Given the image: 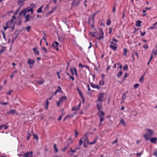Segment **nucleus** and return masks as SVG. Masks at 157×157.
<instances>
[{
    "mask_svg": "<svg viewBox=\"0 0 157 157\" xmlns=\"http://www.w3.org/2000/svg\"><path fill=\"white\" fill-rule=\"evenodd\" d=\"M49 5H48H48H46V7L44 8V9H45V10H48V9H49Z\"/></svg>",
    "mask_w": 157,
    "mask_h": 157,
    "instance_id": "nucleus-57",
    "label": "nucleus"
},
{
    "mask_svg": "<svg viewBox=\"0 0 157 157\" xmlns=\"http://www.w3.org/2000/svg\"><path fill=\"white\" fill-rule=\"evenodd\" d=\"M100 121L101 122H102V121H103L104 120V117H100Z\"/></svg>",
    "mask_w": 157,
    "mask_h": 157,
    "instance_id": "nucleus-49",
    "label": "nucleus"
},
{
    "mask_svg": "<svg viewBox=\"0 0 157 157\" xmlns=\"http://www.w3.org/2000/svg\"><path fill=\"white\" fill-rule=\"evenodd\" d=\"M99 33L100 35L99 36H97L96 38L99 40H100L103 38V32L101 29H100Z\"/></svg>",
    "mask_w": 157,
    "mask_h": 157,
    "instance_id": "nucleus-6",
    "label": "nucleus"
},
{
    "mask_svg": "<svg viewBox=\"0 0 157 157\" xmlns=\"http://www.w3.org/2000/svg\"><path fill=\"white\" fill-rule=\"evenodd\" d=\"M82 140H84V143H85V144H88L89 143L88 139L87 138V133H85L84 134L83 137H82Z\"/></svg>",
    "mask_w": 157,
    "mask_h": 157,
    "instance_id": "nucleus-5",
    "label": "nucleus"
},
{
    "mask_svg": "<svg viewBox=\"0 0 157 157\" xmlns=\"http://www.w3.org/2000/svg\"><path fill=\"white\" fill-rule=\"evenodd\" d=\"M123 69L124 71H127L128 69V66L127 65H125Z\"/></svg>",
    "mask_w": 157,
    "mask_h": 157,
    "instance_id": "nucleus-44",
    "label": "nucleus"
},
{
    "mask_svg": "<svg viewBox=\"0 0 157 157\" xmlns=\"http://www.w3.org/2000/svg\"><path fill=\"white\" fill-rule=\"evenodd\" d=\"M132 114L135 117H136L137 115V113L135 111H132Z\"/></svg>",
    "mask_w": 157,
    "mask_h": 157,
    "instance_id": "nucleus-41",
    "label": "nucleus"
},
{
    "mask_svg": "<svg viewBox=\"0 0 157 157\" xmlns=\"http://www.w3.org/2000/svg\"><path fill=\"white\" fill-rule=\"evenodd\" d=\"M67 98L66 96H62V97H61V98H59V100H60V101H61L62 102L64 101L67 100Z\"/></svg>",
    "mask_w": 157,
    "mask_h": 157,
    "instance_id": "nucleus-20",
    "label": "nucleus"
},
{
    "mask_svg": "<svg viewBox=\"0 0 157 157\" xmlns=\"http://www.w3.org/2000/svg\"><path fill=\"white\" fill-rule=\"evenodd\" d=\"M99 84L100 85L103 86L104 84V80L102 79L99 82Z\"/></svg>",
    "mask_w": 157,
    "mask_h": 157,
    "instance_id": "nucleus-34",
    "label": "nucleus"
},
{
    "mask_svg": "<svg viewBox=\"0 0 157 157\" xmlns=\"http://www.w3.org/2000/svg\"><path fill=\"white\" fill-rule=\"evenodd\" d=\"M74 116V115L73 114H71V115H68L67 116V117H66L63 119V121H65L66 119L67 118V117H69L70 118L71 117H73V116Z\"/></svg>",
    "mask_w": 157,
    "mask_h": 157,
    "instance_id": "nucleus-32",
    "label": "nucleus"
},
{
    "mask_svg": "<svg viewBox=\"0 0 157 157\" xmlns=\"http://www.w3.org/2000/svg\"><path fill=\"white\" fill-rule=\"evenodd\" d=\"M31 11L32 14L33 13V10L32 8H28L27 9L22 10L20 13V14H22L23 15H25L27 12Z\"/></svg>",
    "mask_w": 157,
    "mask_h": 157,
    "instance_id": "nucleus-3",
    "label": "nucleus"
},
{
    "mask_svg": "<svg viewBox=\"0 0 157 157\" xmlns=\"http://www.w3.org/2000/svg\"><path fill=\"white\" fill-rule=\"evenodd\" d=\"M157 140V138L156 137L152 138L150 140V141L153 143H156Z\"/></svg>",
    "mask_w": 157,
    "mask_h": 157,
    "instance_id": "nucleus-17",
    "label": "nucleus"
},
{
    "mask_svg": "<svg viewBox=\"0 0 157 157\" xmlns=\"http://www.w3.org/2000/svg\"><path fill=\"white\" fill-rule=\"evenodd\" d=\"M16 112V111L14 109H11L9 111L7 112V113L8 114H13L15 113Z\"/></svg>",
    "mask_w": 157,
    "mask_h": 157,
    "instance_id": "nucleus-23",
    "label": "nucleus"
},
{
    "mask_svg": "<svg viewBox=\"0 0 157 157\" xmlns=\"http://www.w3.org/2000/svg\"><path fill=\"white\" fill-rule=\"evenodd\" d=\"M90 84L91 86L93 88H96L98 89H100L99 86L98 85L92 83H91Z\"/></svg>",
    "mask_w": 157,
    "mask_h": 157,
    "instance_id": "nucleus-15",
    "label": "nucleus"
},
{
    "mask_svg": "<svg viewBox=\"0 0 157 157\" xmlns=\"http://www.w3.org/2000/svg\"><path fill=\"white\" fill-rule=\"evenodd\" d=\"M143 48L145 49H147L148 48V46L147 44H144L143 46Z\"/></svg>",
    "mask_w": 157,
    "mask_h": 157,
    "instance_id": "nucleus-56",
    "label": "nucleus"
},
{
    "mask_svg": "<svg viewBox=\"0 0 157 157\" xmlns=\"http://www.w3.org/2000/svg\"><path fill=\"white\" fill-rule=\"evenodd\" d=\"M49 102L47 100L46 101V105L45 106V108L47 109L48 108V105H49Z\"/></svg>",
    "mask_w": 157,
    "mask_h": 157,
    "instance_id": "nucleus-36",
    "label": "nucleus"
},
{
    "mask_svg": "<svg viewBox=\"0 0 157 157\" xmlns=\"http://www.w3.org/2000/svg\"><path fill=\"white\" fill-rule=\"evenodd\" d=\"M142 153V152H140L137 153L136 154L137 155V157H140Z\"/></svg>",
    "mask_w": 157,
    "mask_h": 157,
    "instance_id": "nucleus-58",
    "label": "nucleus"
},
{
    "mask_svg": "<svg viewBox=\"0 0 157 157\" xmlns=\"http://www.w3.org/2000/svg\"><path fill=\"white\" fill-rule=\"evenodd\" d=\"M111 23V21L110 19H108L106 21V24L108 25H109Z\"/></svg>",
    "mask_w": 157,
    "mask_h": 157,
    "instance_id": "nucleus-42",
    "label": "nucleus"
},
{
    "mask_svg": "<svg viewBox=\"0 0 157 157\" xmlns=\"http://www.w3.org/2000/svg\"><path fill=\"white\" fill-rule=\"evenodd\" d=\"M24 1L23 0H18L17 4L18 5H21V4H23L24 3Z\"/></svg>",
    "mask_w": 157,
    "mask_h": 157,
    "instance_id": "nucleus-33",
    "label": "nucleus"
},
{
    "mask_svg": "<svg viewBox=\"0 0 157 157\" xmlns=\"http://www.w3.org/2000/svg\"><path fill=\"white\" fill-rule=\"evenodd\" d=\"M157 28V22L155 23L151 26L148 28V29H155Z\"/></svg>",
    "mask_w": 157,
    "mask_h": 157,
    "instance_id": "nucleus-16",
    "label": "nucleus"
},
{
    "mask_svg": "<svg viewBox=\"0 0 157 157\" xmlns=\"http://www.w3.org/2000/svg\"><path fill=\"white\" fill-rule=\"evenodd\" d=\"M58 42L56 41H55V42L53 43L52 45L54 49L56 50L57 51H58L59 50V48H58Z\"/></svg>",
    "mask_w": 157,
    "mask_h": 157,
    "instance_id": "nucleus-11",
    "label": "nucleus"
},
{
    "mask_svg": "<svg viewBox=\"0 0 157 157\" xmlns=\"http://www.w3.org/2000/svg\"><path fill=\"white\" fill-rule=\"evenodd\" d=\"M120 123L122 124V125L124 126H125L126 124L125 123V122L124 120L123 119H121V120L120 121Z\"/></svg>",
    "mask_w": 157,
    "mask_h": 157,
    "instance_id": "nucleus-29",
    "label": "nucleus"
},
{
    "mask_svg": "<svg viewBox=\"0 0 157 157\" xmlns=\"http://www.w3.org/2000/svg\"><path fill=\"white\" fill-rule=\"evenodd\" d=\"M81 0H74L72 4H73V6H78L79 3Z\"/></svg>",
    "mask_w": 157,
    "mask_h": 157,
    "instance_id": "nucleus-13",
    "label": "nucleus"
},
{
    "mask_svg": "<svg viewBox=\"0 0 157 157\" xmlns=\"http://www.w3.org/2000/svg\"><path fill=\"white\" fill-rule=\"evenodd\" d=\"M28 135L27 137V140H29L30 139V134L28 133Z\"/></svg>",
    "mask_w": 157,
    "mask_h": 157,
    "instance_id": "nucleus-60",
    "label": "nucleus"
},
{
    "mask_svg": "<svg viewBox=\"0 0 157 157\" xmlns=\"http://www.w3.org/2000/svg\"><path fill=\"white\" fill-rule=\"evenodd\" d=\"M18 33L16 36H13V38L12 40H11L12 43H13L14 42V41H15V40L17 38V37L18 36Z\"/></svg>",
    "mask_w": 157,
    "mask_h": 157,
    "instance_id": "nucleus-25",
    "label": "nucleus"
},
{
    "mask_svg": "<svg viewBox=\"0 0 157 157\" xmlns=\"http://www.w3.org/2000/svg\"><path fill=\"white\" fill-rule=\"evenodd\" d=\"M33 152L32 151L25 153L23 157H32Z\"/></svg>",
    "mask_w": 157,
    "mask_h": 157,
    "instance_id": "nucleus-9",
    "label": "nucleus"
},
{
    "mask_svg": "<svg viewBox=\"0 0 157 157\" xmlns=\"http://www.w3.org/2000/svg\"><path fill=\"white\" fill-rule=\"evenodd\" d=\"M122 74L123 72L121 71H120L117 74V76L118 78H120L121 76L122 75Z\"/></svg>",
    "mask_w": 157,
    "mask_h": 157,
    "instance_id": "nucleus-30",
    "label": "nucleus"
},
{
    "mask_svg": "<svg viewBox=\"0 0 157 157\" xmlns=\"http://www.w3.org/2000/svg\"><path fill=\"white\" fill-rule=\"evenodd\" d=\"M70 150H71V151L73 153H74L76 152V149H75L74 150H73L72 149V148H70Z\"/></svg>",
    "mask_w": 157,
    "mask_h": 157,
    "instance_id": "nucleus-54",
    "label": "nucleus"
},
{
    "mask_svg": "<svg viewBox=\"0 0 157 157\" xmlns=\"http://www.w3.org/2000/svg\"><path fill=\"white\" fill-rule=\"evenodd\" d=\"M16 18V17L14 15H13L12 16V19L10 20V21H8L6 23V25H9V26H11V27L12 26V25L13 24V20L14 19H15Z\"/></svg>",
    "mask_w": 157,
    "mask_h": 157,
    "instance_id": "nucleus-8",
    "label": "nucleus"
},
{
    "mask_svg": "<svg viewBox=\"0 0 157 157\" xmlns=\"http://www.w3.org/2000/svg\"><path fill=\"white\" fill-rule=\"evenodd\" d=\"M140 33H141V36H143L145 34L146 32H144L143 33H141V32H140Z\"/></svg>",
    "mask_w": 157,
    "mask_h": 157,
    "instance_id": "nucleus-59",
    "label": "nucleus"
},
{
    "mask_svg": "<svg viewBox=\"0 0 157 157\" xmlns=\"http://www.w3.org/2000/svg\"><path fill=\"white\" fill-rule=\"evenodd\" d=\"M70 71L71 73L73 75L75 74V75L77 76L78 77V75L77 74V72L76 69L75 68H70Z\"/></svg>",
    "mask_w": 157,
    "mask_h": 157,
    "instance_id": "nucleus-7",
    "label": "nucleus"
},
{
    "mask_svg": "<svg viewBox=\"0 0 157 157\" xmlns=\"http://www.w3.org/2000/svg\"><path fill=\"white\" fill-rule=\"evenodd\" d=\"M83 140L82 138L79 140V145L81 146L82 145L83 143Z\"/></svg>",
    "mask_w": 157,
    "mask_h": 157,
    "instance_id": "nucleus-47",
    "label": "nucleus"
},
{
    "mask_svg": "<svg viewBox=\"0 0 157 157\" xmlns=\"http://www.w3.org/2000/svg\"><path fill=\"white\" fill-rule=\"evenodd\" d=\"M79 94L81 98L83 97H84L82 92H80V93H79Z\"/></svg>",
    "mask_w": 157,
    "mask_h": 157,
    "instance_id": "nucleus-64",
    "label": "nucleus"
},
{
    "mask_svg": "<svg viewBox=\"0 0 157 157\" xmlns=\"http://www.w3.org/2000/svg\"><path fill=\"white\" fill-rule=\"evenodd\" d=\"M79 94L81 98L83 97H84L82 92H80V93H79Z\"/></svg>",
    "mask_w": 157,
    "mask_h": 157,
    "instance_id": "nucleus-63",
    "label": "nucleus"
},
{
    "mask_svg": "<svg viewBox=\"0 0 157 157\" xmlns=\"http://www.w3.org/2000/svg\"><path fill=\"white\" fill-rule=\"evenodd\" d=\"M10 27H11V26H9V25H6V26H4L3 27V28L5 31H6L7 28Z\"/></svg>",
    "mask_w": 157,
    "mask_h": 157,
    "instance_id": "nucleus-38",
    "label": "nucleus"
},
{
    "mask_svg": "<svg viewBox=\"0 0 157 157\" xmlns=\"http://www.w3.org/2000/svg\"><path fill=\"white\" fill-rule=\"evenodd\" d=\"M113 41H112V42H110V43L111 44H115L114 43V42L117 43L118 42V40L117 39H115L114 38H113Z\"/></svg>",
    "mask_w": 157,
    "mask_h": 157,
    "instance_id": "nucleus-24",
    "label": "nucleus"
},
{
    "mask_svg": "<svg viewBox=\"0 0 157 157\" xmlns=\"http://www.w3.org/2000/svg\"><path fill=\"white\" fill-rule=\"evenodd\" d=\"M69 146L67 145V146L63 148L62 149V151H65L68 148Z\"/></svg>",
    "mask_w": 157,
    "mask_h": 157,
    "instance_id": "nucleus-46",
    "label": "nucleus"
},
{
    "mask_svg": "<svg viewBox=\"0 0 157 157\" xmlns=\"http://www.w3.org/2000/svg\"><path fill=\"white\" fill-rule=\"evenodd\" d=\"M144 78V75H142L139 79L140 82H142L143 81Z\"/></svg>",
    "mask_w": 157,
    "mask_h": 157,
    "instance_id": "nucleus-39",
    "label": "nucleus"
},
{
    "mask_svg": "<svg viewBox=\"0 0 157 157\" xmlns=\"http://www.w3.org/2000/svg\"><path fill=\"white\" fill-rule=\"evenodd\" d=\"M30 17V16H29V14L27 15L25 17V22H27L28 21H30V19L29 17Z\"/></svg>",
    "mask_w": 157,
    "mask_h": 157,
    "instance_id": "nucleus-22",
    "label": "nucleus"
},
{
    "mask_svg": "<svg viewBox=\"0 0 157 157\" xmlns=\"http://www.w3.org/2000/svg\"><path fill=\"white\" fill-rule=\"evenodd\" d=\"M139 86V84H136L135 85H134L133 86V87L135 89H137Z\"/></svg>",
    "mask_w": 157,
    "mask_h": 157,
    "instance_id": "nucleus-45",
    "label": "nucleus"
},
{
    "mask_svg": "<svg viewBox=\"0 0 157 157\" xmlns=\"http://www.w3.org/2000/svg\"><path fill=\"white\" fill-rule=\"evenodd\" d=\"M35 62V61L34 60L30 58H29L28 59L27 63L29 65H33L34 63Z\"/></svg>",
    "mask_w": 157,
    "mask_h": 157,
    "instance_id": "nucleus-12",
    "label": "nucleus"
},
{
    "mask_svg": "<svg viewBox=\"0 0 157 157\" xmlns=\"http://www.w3.org/2000/svg\"><path fill=\"white\" fill-rule=\"evenodd\" d=\"M54 149L55 152L56 153L58 151V149L56 147V144L54 145Z\"/></svg>",
    "mask_w": 157,
    "mask_h": 157,
    "instance_id": "nucleus-28",
    "label": "nucleus"
},
{
    "mask_svg": "<svg viewBox=\"0 0 157 157\" xmlns=\"http://www.w3.org/2000/svg\"><path fill=\"white\" fill-rule=\"evenodd\" d=\"M97 106L98 109L99 110L98 113V115L100 117H104V113L103 111L101 110V109L102 108L101 104V103H97Z\"/></svg>",
    "mask_w": 157,
    "mask_h": 157,
    "instance_id": "nucleus-2",
    "label": "nucleus"
},
{
    "mask_svg": "<svg viewBox=\"0 0 157 157\" xmlns=\"http://www.w3.org/2000/svg\"><path fill=\"white\" fill-rule=\"evenodd\" d=\"M141 21H140V20H138L136 21V25L137 27H140L141 25L140 23H141Z\"/></svg>",
    "mask_w": 157,
    "mask_h": 157,
    "instance_id": "nucleus-26",
    "label": "nucleus"
},
{
    "mask_svg": "<svg viewBox=\"0 0 157 157\" xmlns=\"http://www.w3.org/2000/svg\"><path fill=\"white\" fill-rule=\"evenodd\" d=\"M104 96V93H100L98 95L97 100L100 102L98 103H101V102L103 101V98Z\"/></svg>",
    "mask_w": 157,
    "mask_h": 157,
    "instance_id": "nucleus-4",
    "label": "nucleus"
},
{
    "mask_svg": "<svg viewBox=\"0 0 157 157\" xmlns=\"http://www.w3.org/2000/svg\"><path fill=\"white\" fill-rule=\"evenodd\" d=\"M42 49L46 53L47 52V51L46 49L45 48L43 47H42Z\"/></svg>",
    "mask_w": 157,
    "mask_h": 157,
    "instance_id": "nucleus-61",
    "label": "nucleus"
},
{
    "mask_svg": "<svg viewBox=\"0 0 157 157\" xmlns=\"http://www.w3.org/2000/svg\"><path fill=\"white\" fill-rule=\"evenodd\" d=\"M137 56V58H138V53L136 52H135L133 53L132 57L133 59V60H134V56Z\"/></svg>",
    "mask_w": 157,
    "mask_h": 157,
    "instance_id": "nucleus-21",
    "label": "nucleus"
},
{
    "mask_svg": "<svg viewBox=\"0 0 157 157\" xmlns=\"http://www.w3.org/2000/svg\"><path fill=\"white\" fill-rule=\"evenodd\" d=\"M5 47L3 46H2L1 47V49L0 51V54H1L4 51V50Z\"/></svg>",
    "mask_w": 157,
    "mask_h": 157,
    "instance_id": "nucleus-40",
    "label": "nucleus"
},
{
    "mask_svg": "<svg viewBox=\"0 0 157 157\" xmlns=\"http://www.w3.org/2000/svg\"><path fill=\"white\" fill-rule=\"evenodd\" d=\"M6 124H2V125H3V128L4 129H6L8 128V127L6 125Z\"/></svg>",
    "mask_w": 157,
    "mask_h": 157,
    "instance_id": "nucleus-51",
    "label": "nucleus"
},
{
    "mask_svg": "<svg viewBox=\"0 0 157 157\" xmlns=\"http://www.w3.org/2000/svg\"><path fill=\"white\" fill-rule=\"evenodd\" d=\"M70 79H71L72 81H74L75 79L74 78L71 76H70Z\"/></svg>",
    "mask_w": 157,
    "mask_h": 157,
    "instance_id": "nucleus-62",
    "label": "nucleus"
},
{
    "mask_svg": "<svg viewBox=\"0 0 157 157\" xmlns=\"http://www.w3.org/2000/svg\"><path fill=\"white\" fill-rule=\"evenodd\" d=\"M81 102L80 101L79 104L77 106L73 107L72 108V110L73 111H78L79 109L81 106Z\"/></svg>",
    "mask_w": 157,
    "mask_h": 157,
    "instance_id": "nucleus-10",
    "label": "nucleus"
},
{
    "mask_svg": "<svg viewBox=\"0 0 157 157\" xmlns=\"http://www.w3.org/2000/svg\"><path fill=\"white\" fill-rule=\"evenodd\" d=\"M145 131L147 134H144L143 136L146 141H148L149 140L150 137L153 135V131L149 128L146 129Z\"/></svg>",
    "mask_w": 157,
    "mask_h": 157,
    "instance_id": "nucleus-1",
    "label": "nucleus"
},
{
    "mask_svg": "<svg viewBox=\"0 0 157 157\" xmlns=\"http://www.w3.org/2000/svg\"><path fill=\"white\" fill-rule=\"evenodd\" d=\"M33 50L34 52L35 55H38L39 54V52L36 48H33Z\"/></svg>",
    "mask_w": 157,
    "mask_h": 157,
    "instance_id": "nucleus-19",
    "label": "nucleus"
},
{
    "mask_svg": "<svg viewBox=\"0 0 157 157\" xmlns=\"http://www.w3.org/2000/svg\"><path fill=\"white\" fill-rule=\"evenodd\" d=\"M36 82L39 84H42L44 83V81L43 80H38L36 81Z\"/></svg>",
    "mask_w": 157,
    "mask_h": 157,
    "instance_id": "nucleus-35",
    "label": "nucleus"
},
{
    "mask_svg": "<svg viewBox=\"0 0 157 157\" xmlns=\"http://www.w3.org/2000/svg\"><path fill=\"white\" fill-rule=\"evenodd\" d=\"M126 94L125 93L122 96V99L123 100H124L125 99V98H126Z\"/></svg>",
    "mask_w": 157,
    "mask_h": 157,
    "instance_id": "nucleus-52",
    "label": "nucleus"
},
{
    "mask_svg": "<svg viewBox=\"0 0 157 157\" xmlns=\"http://www.w3.org/2000/svg\"><path fill=\"white\" fill-rule=\"evenodd\" d=\"M26 29L27 32H29L31 30V26H29L26 28Z\"/></svg>",
    "mask_w": 157,
    "mask_h": 157,
    "instance_id": "nucleus-43",
    "label": "nucleus"
},
{
    "mask_svg": "<svg viewBox=\"0 0 157 157\" xmlns=\"http://www.w3.org/2000/svg\"><path fill=\"white\" fill-rule=\"evenodd\" d=\"M110 47L111 49L114 51H116L117 49V46L111 44L110 45Z\"/></svg>",
    "mask_w": 157,
    "mask_h": 157,
    "instance_id": "nucleus-18",
    "label": "nucleus"
},
{
    "mask_svg": "<svg viewBox=\"0 0 157 157\" xmlns=\"http://www.w3.org/2000/svg\"><path fill=\"white\" fill-rule=\"evenodd\" d=\"M96 139H95L94 141L91 142L89 143V144L90 145H93V144H94L96 143Z\"/></svg>",
    "mask_w": 157,
    "mask_h": 157,
    "instance_id": "nucleus-53",
    "label": "nucleus"
},
{
    "mask_svg": "<svg viewBox=\"0 0 157 157\" xmlns=\"http://www.w3.org/2000/svg\"><path fill=\"white\" fill-rule=\"evenodd\" d=\"M55 10V9H54V8L52 9L51 11H50V12H48V14H51Z\"/></svg>",
    "mask_w": 157,
    "mask_h": 157,
    "instance_id": "nucleus-48",
    "label": "nucleus"
},
{
    "mask_svg": "<svg viewBox=\"0 0 157 157\" xmlns=\"http://www.w3.org/2000/svg\"><path fill=\"white\" fill-rule=\"evenodd\" d=\"M58 88V89L56 90V91H57L58 92H61V91H62V89L60 86H59Z\"/></svg>",
    "mask_w": 157,
    "mask_h": 157,
    "instance_id": "nucleus-50",
    "label": "nucleus"
},
{
    "mask_svg": "<svg viewBox=\"0 0 157 157\" xmlns=\"http://www.w3.org/2000/svg\"><path fill=\"white\" fill-rule=\"evenodd\" d=\"M73 140L71 138H69L67 141V145L69 146V145L72 144Z\"/></svg>",
    "mask_w": 157,
    "mask_h": 157,
    "instance_id": "nucleus-14",
    "label": "nucleus"
},
{
    "mask_svg": "<svg viewBox=\"0 0 157 157\" xmlns=\"http://www.w3.org/2000/svg\"><path fill=\"white\" fill-rule=\"evenodd\" d=\"M128 50L127 48H124V52L123 55L124 56H127V52Z\"/></svg>",
    "mask_w": 157,
    "mask_h": 157,
    "instance_id": "nucleus-27",
    "label": "nucleus"
},
{
    "mask_svg": "<svg viewBox=\"0 0 157 157\" xmlns=\"http://www.w3.org/2000/svg\"><path fill=\"white\" fill-rule=\"evenodd\" d=\"M43 7V6H41L37 11V13H41L42 11V8Z\"/></svg>",
    "mask_w": 157,
    "mask_h": 157,
    "instance_id": "nucleus-31",
    "label": "nucleus"
},
{
    "mask_svg": "<svg viewBox=\"0 0 157 157\" xmlns=\"http://www.w3.org/2000/svg\"><path fill=\"white\" fill-rule=\"evenodd\" d=\"M152 52L153 54L155 56L157 55V50L153 49L152 50Z\"/></svg>",
    "mask_w": 157,
    "mask_h": 157,
    "instance_id": "nucleus-37",
    "label": "nucleus"
},
{
    "mask_svg": "<svg viewBox=\"0 0 157 157\" xmlns=\"http://www.w3.org/2000/svg\"><path fill=\"white\" fill-rule=\"evenodd\" d=\"M33 136L34 138L36 139V140H38V137L37 135L33 134Z\"/></svg>",
    "mask_w": 157,
    "mask_h": 157,
    "instance_id": "nucleus-55",
    "label": "nucleus"
}]
</instances>
